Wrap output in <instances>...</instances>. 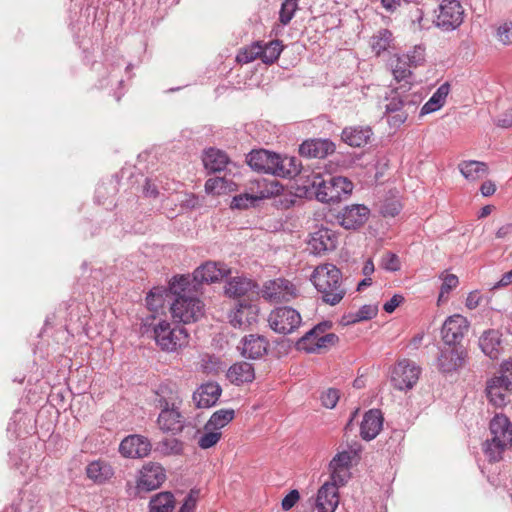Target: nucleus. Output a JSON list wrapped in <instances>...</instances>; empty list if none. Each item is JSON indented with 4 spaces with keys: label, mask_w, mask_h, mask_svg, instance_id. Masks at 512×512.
I'll use <instances>...</instances> for the list:
<instances>
[{
    "label": "nucleus",
    "mask_w": 512,
    "mask_h": 512,
    "mask_svg": "<svg viewBox=\"0 0 512 512\" xmlns=\"http://www.w3.org/2000/svg\"><path fill=\"white\" fill-rule=\"evenodd\" d=\"M189 284V278L183 275L174 277L170 283L171 291L177 295L170 308L172 317L184 324L196 322L204 314V304L202 301L197 297L185 294Z\"/></svg>",
    "instance_id": "f257e3e1"
},
{
    "label": "nucleus",
    "mask_w": 512,
    "mask_h": 512,
    "mask_svg": "<svg viewBox=\"0 0 512 512\" xmlns=\"http://www.w3.org/2000/svg\"><path fill=\"white\" fill-rule=\"evenodd\" d=\"M157 396L158 407L161 410L157 419L160 430L172 435L181 433L185 427V417L179 411L181 400L178 393L166 385H161Z\"/></svg>",
    "instance_id": "f03ea898"
},
{
    "label": "nucleus",
    "mask_w": 512,
    "mask_h": 512,
    "mask_svg": "<svg viewBox=\"0 0 512 512\" xmlns=\"http://www.w3.org/2000/svg\"><path fill=\"white\" fill-rule=\"evenodd\" d=\"M311 281L321 294L323 302L329 305L338 304L346 294V289L342 285V273L333 264L317 266L311 276Z\"/></svg>",
    "instance_id": "7ed1b4c3"
},
{
    "label": "nucleus",
    "mask_w": 512,
    "mask_h": 512,
    "mask_svg": "<svg viewBox=\"0 0 512 512\" xmlns=\"http://www.w3.org/2000/svg\"><path fill=\"white\" fill-rule=\"evenodd\" d=\"M500 376L487 382L486 396L495 407H504L509 402V393L512 392V360L501 364Z\"/></svg>",
    "instance_id": "20e7f679"
},
{
    "label": "nucleus",
    "mask_w": 512,
    "mask_h": 512,
    "mask_svg": "<svg viewBox=\"0 0 512 512\" xmlns=\"http://www.w3.org/2000/svg\"><path fill=\"white\" fill-rule=\"evenodd\" d=\"M189 334L183 327H172L167 321H159L154 326V339L157 345L167 352H174L185 347L189 340Z\"/></svg>",
    "instance_id": "39448f33"
},
{
    "label": "nucleus",
    "mask_w": 512,
    "mask_h": 512,
    "mask_svg": "<svg viewBox=\"0 0 512 512\" xmlns=\"http://www.w3.org/2000/svg\"><path fill=\"white\" fill-rule=\"evenodd\" d=\"M425 60V49L422 46H415L406 54H396L389 60L393 76L395 80H405L412 76L411 68L421 65Z\"/></svg>",
    "instance_id": "423d86ee"
},
{
    "label": "nucleus",
    "mask_w": 512,
    "mask_h": 512,
    "mask_svg": "<svg viewBox=\"0 0 512 512\" xmlns=\"http://www.w3.org/2000/svg\"><path fill=\"white\" fill-rule=\"evenodd\" d=\"M268 323L276 333L290 334L299 328L302 318L299 312L291 307H278L269 314Z\"/></svg>",
    "instance_id": "0eeeda50"
},
{
    "label": "nucleus",
    "mask_w": 512,
    "mask_h": 512,
    "mask_svg": "<svg viewBox=\"0 0 512 512\" xmlns=\"http://www.w3.org/2000/svg\"><path fill=\"white\" fill-rule=\"evenodd\" d=\"M467 351L463 345H445L440 349L436 366L442 374H452L464 367Z\"/></svg>",
    "instance_id": "6e6552de"
},
{
    "label": "nucleus",
    "mask_w": 512,
    "mask_h": 512,
    "mask_svg": "<svg viewBox=\"0 0 512 512\" xmlns=\"http://www.w3.org/2000/svg\"><path fill=\"white\" fill-rule=\"evenodd\" d=\"M420 374V366L409 359H403L395 365L391 382L397 390H410L418 382Z\"/></svg>",
    "instance_id": "1a4fd4ad"
},
{
    "label": "nucleus",
    "mask_w": 512,
    "mask_h": 512,
    "mask_svg": "<svg viewBox=\"0 0 512 512\" xmlns=\"http://www.w3.org/2000/svg\"><path fill=\"white\" fill-rule=\"evenodd\" d=\"M469 322L460 315L449 316L441 327V338L445 345H462L461 342L468 332Z\"/></svg>",
    "instance_id": "9d476101"
},
{
    "label": "nucleus",
    "mask_w": 512,
    "mask_h": 512,
    "mask_svg": "<svg viewBox=\"0 0 512 512\" xmlns=\"http://www.w3.org/2000/svg\"><path fill=\"white\" fill-rule=\"evenodd\" d=\"M464 10L458 0H443L436 18L437 26L444 30H453L463 21Z\"/></svg>",
    "instance_id": "9b49d317"
},
{
    "label": "nucleus",
    "mask_w": 512,
    "mask_h": 512,
    "mask_svg": "<svg viewBox=\"0 0 512 512\" xmlns=\"http://www.w3.org/2000/svg\"><path fill=\"white\" fill-rule=\"evenodd\" d=\"M262 296L271 302H289L296 296V289L290 281L278 278L264 284Z\"/></svg>",
    "instance_id": "f8f14e48"
},
{
    "label": "nucleus",
    "mask_w": 512,
    "mask_h": 512,
    "mask_svg": "<svg viewBox=\"0 0 512 512\" xmlns=\"http://www.w3.org/2000/svg\"><path fill=\"white\" fill-rule=\"evenodd\" d=\"M257 186L260 188V191L256 194L244 193L235 196L231 202V208L245 209L253 205L256 201L269 198L274 193L279 192V184L277 182L268 184L267 181L263 180L258 181Z\"/></svg>",
    "instance_id": "ddd939ff"
},
{
    "label": "nucleus",
    "mask_w": 512,
    "mask_h": 512,
    "mask_svg": "<svg viewBox=\"0 0 512 512\" xmlns=\"http://www.w3.org/2000/svg\"><path fill=\"white\" fill-rule=\"evenodd\" d=\"M165 479V469L160 464L149 463L140 471L137 488L140 491H152L159 488Z\"/></svg>",
    "instance_id": "4468645a"
},
{
    "label": "nucleus",
    "mask_w": 512,
    "mask_h": 512,
    "mask_svg": "<svg viewBox=\"0 0 512 512\" xmlns=\"http://www.w3.org/2000/svg\"><path fill=\"white\" fill-rule=\"evenodd\" d=\"M338 243L337 234L328 228H320L310 236L308 245L315 255H322L335 250Z\"/></svg>",
    "instance_id": "2eb2a0df"
},
{
    "label": "nucleus",
    "mask_w": 512,
    "mask_h": 512,
    "mask_svg": "<svg viewBox=\"0 0 512 512\" xmlns=\"http://www.w3.org/2000/svg\"><path fill=\"white\" fill-rule=\"evenodd\" d=\"M151 447L148 438L135 434L129 435L121 441L119 452L127 458H143L150 453Z\"/></svg>",
    "instance_id": "dca6fc26"
},
{
    "label": "nucleus",
    "mask_w": 512,
    "mask_h": 512,
    "mask_svg": "<svg viewBox=\"0 0 512 512\" xmlns=\"http://www.w3.org/2000/svg\"><path fill=\"white\" fill-rule=\"evenodd\" d=\"M340 483H337L330 479L325 482L317 493L316 508L318 512H335L339 505V493L338 488L341 487Z\"/></svg>",
    "instance_id": "f3484780"
},
{
    "label": "nucleus",
    "mask_w": 512,
    "mask_h": 512,
    "mask_svg": "<svg viewBox=\"0 0 512 512\" xmlns=\"http://www.w3.org/2000/svg\"><path fill=\"white\" fill-rule=\"evenodd\" d=\"M353 459L352 451L338 452L330 461L328 469L330 472V479L345 485L350 478V466Z\"/></svg>",
    "instance_id": "a211bd4d"
},
{
    "label": "nucleus",
    "mask_w": 512,
    "mask_h": 512,
    "mask_svg": "<svg viewBox=\"0 0 512 512\" xmlns=\"http://www.w3.org/2000/svg\"><path fill=\"white\" fill-rule=\"evenodd\" d=\"M369 209L360 204H353L343 208L337 215L339 224L345 229H358L367 221Z\"/></svg>",
    "instance_id": "6ab92c4d"
},
{
    "label": "nucleus",
    "mask_w": 512,
    "mask_h": 512,
    "mask_svg": "<svg viewBox=\"0 0 512 512\" xmlns=\"http://www.w3.org/2000/svg\"><path fill=\"white\" fill-rule=\"evenodd\" d=\"M230 272L223 263L207 261L193 272V279L197 283H215L221 281Z\"/></svg>",
    "instance_id": "aec40b11"
},
{
    "label": "nucleus",
    "mask_w": 512,
    "mask_h": 512,
    "mask_svg": "<svg viewBox=\"0 0 512 512\" xmlns=\"http://www.w3.org/2000/svg\"><path fill=\"white\" fill-rule=\"evenodd\" d=\"M269 342L261 335L250 334L244 336L238 347L241 355L250 359H259L268 351Z\"/></svg>",
    "instance_id": "412c9836"
},
{
    "label": "nucleus",
    "mask_w": 512,
    "mask_h": 512,
    "mask_svg": "<svg viewBox=\"0 0 512 512\" xmlns=\"http://www.w3.org/2000/svg\"><path fill=\"white\" fill-rule=\"evenodd\" d=\"M259 308L256 304L240 302L235 311L229 315L234 328L246 329L257 321Z\"/></svg>",
    "instance_id": "4be33fe9"
},
{
    "label": "nucleus",
    "mask_w": 512,
    "mask_h": 512,
    "mask_svg": "<svg viewBox=\"0 0 512 512\" xmlns=\"http://www.w3.org/2000/svg\"><path fill=\"white\" fill-rule=\"evenodd\" d=\"M331 187L329 193L322 192L318 194V200L321 202H338L342 197L351 194L353 183L346 177L332 176L330 177Z\"/></svg>",
    "instance_id": "5701e85b"
},
{
    "label": "nucleus",
    "mask_w": 512,
    "mask_h": 512,
    "mask_svg": "<svg viewBox=\"0 0 512 512\" xmlns=\"http://www.w3.org/2000/svg\"><path fill=\"white\" fill-rule=\"evenodd\" d=\"M335 144L329 139H309L299 147V153L309 158H325L335 151Z\"/></svg>",
    "instance_id": "b1692460"
},
{
    "label": "nucleus",
    "mask_w": 512,
    "mask_h": 512,
    "mask_svg": "<svg viewBox=\"0 0 512 512\" xmlns=\"http://www.w3.org/2000/svg\"><path fill=\"white\" fill-rule=\"evenodd\" d=\"M221 393L222 389L218 383L208 382L193 393V401L197 408H210L217 403Z\"/></svg>",
    "instance_id": "393cba45"
},
{
    "label": "nucleus",
    "mask_w": 512,
    "mask_h": 512,
    "mask_svg": "<svg viewBox=\"0 0 512 512\" xmlns=\"http://www.w3.org/2000/svg\"><path fill=\"white\" fill-rule=\"evenodd\" d=\"M383 415L379 409L367 411L360 424V436L366 441L374 439L383 427Z\"/></svg>",
    "instance_id": "a878e982"
},
{
    "label": "nucleus",
    "mask_w": 512,
    "mask_h": 512,
    "mask_svg": "<svg viewBox=\"0 0 512 512\" xmlns=\"http://www.w3.org/2000/svg\"><path fill=\"white\" fill-rule=\"evenodd\" d=\"M492 439L512 447V423L504 414H496L489 424Z\"/></svg>",
    "instance_id": "bb28decb"
},
{
    "label": "nucleus",
    "mask_w": 512,
    "mask_h": 512,
    "mask_svg": "<svg viewBox=\"0 0 512 512\" xmlns=\"http://www.w3.org/2000/svg\"><path fill=\"white\" fill-rule=\"evenodd\" d=\"M276 153L265 149L253 150L247 157V164L257 172L271 174L274 167Z\"/></svg>",
    "instance_id": "cd10ccee"
},
{
    "label": "nucleus",
    "mask_w": 512,
    "mask_h": 512,
    "mask_svg": "<svg viewBox=\"0 0 512 512\" xmlns=\"http://www.w3.org/2000/svg\"><path fill=\"white\" fill-rule=\"evenodd\" d=\"M373 131L369 126H350L343 129L341 138L351 147H364L370 142Z\"/></svg>",
    "instance_id": "c85d7f7f"
},
{
    "label": "nucleus",
    "mask_w": 512,
    "mask_h": 512,
    "mask_svg": "<svg viewBox=\"0 0 512 512\" xmlns=\"http://www.w3.org/2000/svg\"><path fill=\"white\" fill-rule=\"evenodd\" d=\"M226 377L234 385L250 383L255 379L254 367L246 361L236 362L230 366Z\"/></svg>",
    "instance_id": "c756f323"
},
{
    "label": "nucleus",
    "mask_w": 512,
    "mask_h": 512,
    "mask_svg": "<svg viewBox=\"0 0 512 512\" xmlns=\"http://www.w3.org/2000/svg\"><path fill=\"white\" fill-rule=\"evenodd\" d=\"M300 162L295 157L284 156L276 154L274 160V167L272 175L282 178H292L301 173Z\"/></svg>",
    "instance_id": "7c9ffc66"
},
{
    "label": "nucleus",
    "mask_w": 512,
    "mask_h": 512,
    "mask_svg": "<svg viewBox=\"0 0 512 512\" xmlns=\"http://www.w3.org/2000/svg\"><path fill=\"white\" fill-rule=\"evenodd\" d=\"M257 284L245 277H233L225 285V293L229 297L238 298L255 292Z\"/></svg>",
    "instance_id": "2f4dec72"
},
{
    "label": "nucleus",
    "mask_w": 512,
    "mask_h": 512,
    "mask_svg": "<svg viewBox=\"0 0 512 512\" xmlns=\"http://www.w3.org/2000/svg\"><path fill=\"white\" fill-rule=\"evenodd\" d=\"M479 346L482 352L491 359H497L502 350V343L499 332L489 330L483 333L479 339Z\"/></svg>",
    "instance_id": "473e14b6"
},
{
    "label": "nucleus",
    "mask_w": 512,
    "mask_h": 512,
    "mask_svg": "<svg viewBox=\"0 0 512 512\" xmlns=\"http://www.w3.org/2000/svg\"><path fill=\"white\" fill-rule=\"evenodd\" d=\"M229 163L227 154L219 149L209 148L203 156V164L209 172L223 171Z\"/></svg>",
    "instance_id": "72a5a7b5"
},
{
    "label": "nucleus",
    "mask_w": 512,
    "mask_h": 512,
    "mask_svg": "<svg viewBox=\"0 0 512 512\" xmlns=\"http://www.w3.org/2000/svg\"><path fill=\"white\" fill-rule=\"evenodd\" d=\"M112 467L105 461L96 460L89 463L86 467L87 477L95 483L101 484L113 476Z\"/></svg>",
    "instance_id": "f704fd0d"
},
{
    "label": "nucleus",
    "mask_w": 512,
    "mask_h": 512,
    "mask_svg": "<svg viewBox=\"0 0 512 512\" xmlns=\"http://www.w3.org/2000/svg\"><path fill=\"white\" fill-rule=\"evenodd\" d=\"M449 91L450 86L448 83H444L438 87L430 99L422 106L420 115L423 116L439 110L444 105Z\"/></svg>",
    "instance_id": "c9c22d12"
},
{
    "label": "nucleus",
    "mask_w": 512,
    "mask_h": 512,
    "mask_svg": "<svg viewBox=\"0 0 512 512\" xmlns=\"http://www.w3.org/2000/svg\"><path fill=\"white\" fill-rule=\"evenodd\" d=\"M175 497L169 491L159 492L149 501V512H172L175 508Z\"/></svg>",
    "instance_id": "e433bc0d"
},
{
    "label": "nucleus",
    "mask_w": 512,
    "mask_h": 512,
    "mask_svg": "<svg viewBox=\"0 0 512 512\" xmlns=\"http://www.w3.org/2000/svg\"><path fill=\"white\" fill-rule=\"evenodd\" d=\"M461 174L469 181H476L487 174L488 166L484 162L468 160L458 165Z\"/></svg>",
    "instance_id": "4c0bfd02"
},
{
    "label": "nucleus",
    "mask_w": 512,
    "mask_h": 512,
    "mask_svg": "<svg viewBox=\"0 0 512 512\" xmlns=\"http://www.w3.org/2000/svg\"><path fill=\"white\" fill-rule=\"evenodd\" d=\"M235 411L233 409H220L215 411L208 422L205 424V430H219L225 427L234 419Z\"/></svg>",
    "instance_id": "58836bf2"
},
{
    "label": "nucleus",
    "mask_w": 512,
    "mask_h": 512,
    "mask_svg": "<svg viewBox=\"0 0 512 512\" xmlns=\"http://www.w3.org/2000/svg\"><path fill=\"white\" fill-rule=\"evenodd\" d=\"M509 448L511 447L492 438L487 439L483 444V451L489 462H499L503 453Z\"/></svg>",
    "instance_id": "ea45409f"
},
{
    "label": "nucleus",
    "mask_w": 512,
    "mask_h": 512,
    "mask_svg": "<svg viewBox=\"0 0 512 512\" xmlns=\"http://www.w3.org/2000/svg\"><path fill=\"white\" fill-rule=\"evenodd\" d=\"M300 181L307 192L316 193L317 189L324 184V176L320 172L304 170L299 174Z\"/></svg>",
    "instance_id": "a19ab883"
},
{
    "label": "nucleus",
    "mask_w": 512,
    "mask_h": 512,
    "mask_svg": "<svg viewBox=\"0 0 512 512\" xmlns=\"http://www.w3.org/2000/svg\"><path fill=\"white\" fill-rule=\"evenodd\" d=\"M283 45L279 40H273L265 45L261 44V60L265 64H273L280 56Z\"/></svg>",
    "instance_id": "79ce46f5"
},
{
    "label": "nucleus",
    "mask_w": 512,
    "mask_h": 512,
    "mask_svg": "<svg viewBox=\"0 0 512 512\" xmlns=\"http://www.w3.org/2000/svg\"><path fill=\"white\" fill-rule=\"evenodd\" d=\"M392 42V33L388 29H381L371 38V48L379 55L386 51Z\"/></svg>",
    "instance_id": "37998d69"
},
{
    "label": "nucleus",
    "mask_w": 512,
    "mask_h": 512,
    "mask_svg": "<svg viewBox=\"0 0 512 512\" xmlns=\"http://www.w3.org/2000/svg\"><path fill=\"white\" fill-rule=\"evenodd\" d=\"M157 450L167 456L181 455L184 450V444L176 438H165L158 443Z\"/></svg>",
    "instance_id": "c03bdc74"
},
{
    "label": "nucleus",
    "mask_w": 512,
    "mask_h": 512,
    "mask_svg": "<svg viewBox=\"0 0 512 512\" xmlns=\"http://www.w3.org/2000/svg\"><path fill=\"white\" fill-rule=\"evenodd\" d=\"M406 92V85H402L392 91V96L388 99L386 104V113H394L404 109L405 99L402 93Z\"/></svg>",
    "instance_id": "a18cd8bd"
},
{
    "label": "nucleus",
    "mask_w": 512,
    "mask_h": 512,
    "mask_svg": "<svg viewBox=\"0 0 512 512\" xmlns=\"http://www.w3.org/2000/svg\"><path fill=\"white\" fill-rule=\"evenodd\" d=\"M260 58L261 59V43L255 42L251 46L243 49L241 52L238 53L236 60L239 63L247 64L255 59Z\"/></svg>",
    "instance_id": "49530a36"
},
{
    "label": "nucleus",
    "mask_w": 512,
    "mask_h": 512,
    "mask_svg": "<svg viewBox=\"0 0 512 512\" xmlns=\"http://www.w3.org/2000/svg\"><path fill=\"white\" fill-rule=\"evenodd\" d=\"M298 9V0H284L281 5V9L279 12V21L283 25H287L290 23L296 10Z\"/></svg>",
    "instance_id": "de8ad7c7"
},
{
    "label": "nucleus",
    "mask_w": 512,
    "mask_h": 512,
    "mask_svg": "<svg viewBox=\"0 0 512 512\" xmlns=\"http://www.w3.org/2000/svg\"><path fill=\"white\" fill-rule=\"evenodd\" d=\"M220 438L221 432L206 430V432L199 438L198 445L202 449H208L216 445Z\"/></svg>",
    "instance_id": "09e8293b"
},
{
    "label": "nucleus",
    "mask_w": 512,
    "mask_h": 512,
    "mask_svg": "<svg viewBox=\"0 0 512 512\" xmlns=\"http://www.w3.org/2000/svg\"><path fill=\"white\" fill-rule=\"evenodd\" d=\"M339 398L340 392L335 388H328L320 396L322 405L328 409H333L337 405Z\"/></svg>",
    "instance_id": "8fccbe9b"
},
{
    "label": "nucleus",
    "mask_w": 512,
    "mask_h": 512,
    "mask_svg": "<svg viewBox=\"0 0 512 512\" xmlns=\"http://www.w3.org/2000/svg\"><path fill=\"white\" fill-rule=\"evenodd\" d=\"M338 340V336L334 333H327L325 335H321L317 339V344L314 347H310V353H315L318 352L320 349L333 346L338 342Z\"/></svg>",
    "instance_id": "3c124183"
},
{
    "label": "nucleus",
    "mask_w": 512,
    "mask_h": 512,
    "mask_svg": "<svg viewBox=\"0 0 512 512\" xmlns=\"http://www.w3.org/2000/svg\"><path fill=\"white\" fill-rule=\"evenodd\" d=\"M498 40L504 45L512 44V22L502 23L497 30Z\"/></svg>",
    "instance_id": "603ef678"
},
{
    "label": "nucleus",
    "mask_w": 512,
    "mask_h": 512,
    "mask_svg": "<svg viewBox=\"0 0 512 512\" xmlns=\"http://www.w3.org/2000/svg\"><path fill=\"white\" fill-rule=\"evenodd\" d=\"M199 491L191 489L185 497L183 504L181 505L178 512H194L198 500Z\"/></svg>",
    "instance_id": "864d4df0"
},
{
    "label": "nucleus",
    "mask_w": 512,
    "mask_h": 512,
    "mask_svg": "<svg viewBox=\"0 0 512 512\" xmlns=\"http://www.w3.org/2000/svg\"><path fill=\"white\" fill-rule=\"evenodd\" d=\"M320 337L318 334H312L309 336V331L306 332L296 343L298 350H304L310 353V347H314L317 343V339Z\"/></svg>",
    "instance_id": "5fc2aeb1"
},
{
    "label": "nucleus",
    "mask_w": 512,
    "mask_h": 512,
    "mask_svg": "<svg viewBox=\"0 0 512 512\" xmlns=\"http://www.w3.org/2000/svg\"><path fill=\"white\" fill-rule=\"evenodd\" d=\"M381 265L388 271H398L400 269V261L396 254L387 252L382 257Z\"/></svg>",
    "instance_id": "6e6d98bb"
},
{
    "label": "nucleus",
    "mask_w": 512,
    "mask_h": 512,
    "mask_svg": "<svg viewBox=\"0 0 512 512\" xmlns=\"http://www.w3.org/2000/svg\"><path fill=\"white\" fill-rule=\"evenodd\" d=\"M146 303L151 310H157L159 307H161L163 303L161 290L157 288L151 290L146 297Z\"/></svg>",
    "instance_id": "4d7b16f0"
},
{
    "label": "nucleus",
    "mask_w": 512,
    "mask_h": 512,
    "mask_svg": "<svg viewBox=\"0 0 512 512\" xmlns=\"http://www.w3.org/2000/svg\"><path fill=\"white\" fill-rule=\"evenodd\" d=\"M459 283L458 277L454 274H448L444 277L443 283L440 289L439 299H441L445 294H449L451 290L457 287Z\"/></svg>",
    "instance_id": "13d9d810"
},
{
    "label": "nucleus",
    "mask_w": 512,
    "mask_h": 512,
    "mask_svg": "<svg viewBox=\"0 0 512 512\" xmlns=\"http://www.w3.org/2000/svg\"><path fill=\"white\" fill-rule=\"evenodd\" d=\"M387 114H388V118H387L388 124L391 127L396 128V127L401 126L407 120L409 113L407 112V110L403 109V110H399L394 113H387Z\"/></svg>",
    "instance_id": "bf43d9fd"
},
{
    "label": "nucleus",
    "mask_w": 512,
    "mask_h": 512,
    "mask_svg": "<svg viewBox=\"0 0 512 512\" xmlns=\"http://www.w3.org/2000/svg\"><path fill=\"white\" fill-rule=\"evenodd\" d=\"M356 317L359 321H366L374 318L378 313V307L376 305H363L357 312Z\"/></svg>",
    "instance_id": "052dcab7"
},
{
    "label": "nucleus",
    "mask_w": 512,
    "mask_h": 512,
    "mask_svg": "<svg viewBox=\"0 0 512 512\" xmlns=\"http://www.w3.org/2000/svg\"><path fill=\"white\" fill-rule=\"evenodd\" d=\"M300 499V494L298 492V490L296 489H293L291 490L282 500L281 502V507L284 511H289L290 509H292L295 504L298 502V500Z\"/></svg>",
    "instance_id": "680f3d73"
},
{
    "label": "nucleus",
    "mask_w": 512,
    "mask_h": 512,
    "mask_svg": "<svg viewBox=\"0 0 512 512\" xmlns=\"http://www.w3.org/2000/svg\"><path fill=\"white\" fill-rule=\"evenodd\" d=\"M494 123L500 128H510L512 126V108H509L500 113L494 120Z\"/></svg>",
    "instance_id": "e2e57ef3"
},
{
    "label": "nucleus",
    "mask_w": 512,
    "mask_h": 512,
    "mask_svg": "<svg viewBox=\"0 0 512 512\" xmlns=\"http://www.w3.org/2000/svg\"><path fill=\"white\" fill-rule=\"evenodd\" d=\"M402 96L406 100L404 103V109L407 110L408 113L413 112L421 100L420 95H418L417 93H413V94L402 93Z\"/></svg>",
    "instance_id": "0e129e2a"
},
{
    "label": "nucleus",
    "mask_w": 512,
    "mask_h": 512,
    "mask_svg": "<svg viewBox=\"0 0 512 512\" xmlns=\"http://www.w3.org/2000/svg\"><path fill=\"white\" fill-rule=\"evenodd\" d=\"M223 183L224 180L222 178H210L205 183V190L211 193H220Z\"/></svg>",
    "instance_id": "69168bd1"
},
{
    "label": "nucleus",
    "mask_w": 512,
    "mask_h": 512,
    "mask_svg": "<svg viewBox=\"0 0 512 512\" xmlns=\"http://www.w3.org/2000/svg\"><path fill=\"white\" fill-rule=\"evenodd\" d=\"M404 297L399 294H395L389 301L383 305V309L387 313H392L402 303Z\"/></svg>",
    "instance_id": "338daca9"
},
{
    "label": "nucleus",
    "mask_w": 512,
    "mask_h": 512,
    "mask_svg": "<svg viewBox=\"0 0 512 512\" xmlns=\"http://www.w3.org/2000/svg\"><path fill=\"white\" fill-rule=\"evenodd\" d=\"M332 326V323L330 321H323L314 326L312 329L309 330V336L312 334H318L319 336L327 334L326 331L330 329Z\"/></svg>",
    "instance_id": "774afa93"
}]
</instances>
